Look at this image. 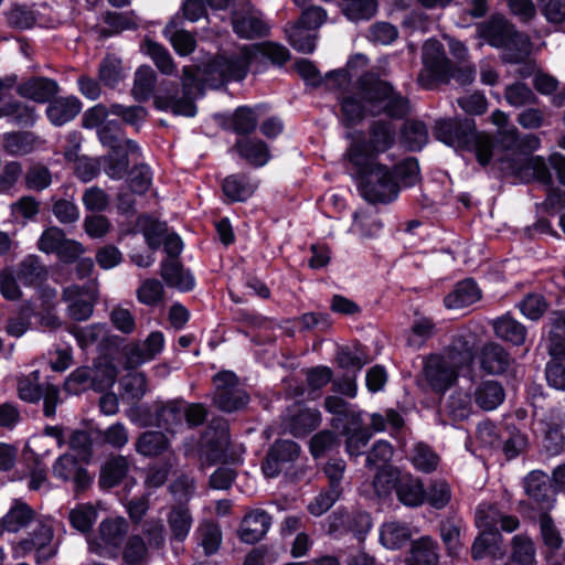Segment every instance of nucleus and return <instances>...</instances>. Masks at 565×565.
I'll use <instances>...</instances> for the list:
<instances>
[{"mask_svg":"<svg viewBox=\"0 0 565 565\" xmlns=\"http://www.w3.org/2000/svg\"><path fill=\"white\" fill-rule=\"evenodd\" d=\"M413 536L412 530L406 522L391 520L382 524L380 530V542L387 550H398Z\"/></svg>","mask_w":565,"mask_h":565,"instance_id":"obj_22","label":"nucleus"},{"mask_svg":"<svg viewBox=\"0 0 565 565\" xmlns=\"http://www.w3.org/2000/svg\"><path fill=\"white\" fill-rule=\"evenodd\" d=\"M491 121L499 128V140L505 148L519 147L518 129L508 125V115L495 110L491 115Z\"/></svg>","mask_w":565,"mask_h":565,"instance_id":"obj_61","label":"nucleus"},{"mask_svg":"<svg viewBox=\"0 0 565 565\" xmlns=\"http://www.w3.org/2000/svg\"><path fill=\"white\" fill-rule=\"evenodd\" d=\"M129 152V149L118 150V153L110 151L107 156L100 158V167H103L104 172L111 179H122L128 170Z\"/></svg>","mask_w":565,"mask_h":565,"instance_id":"obj_48","label":"nucleus"},{"mask_svg":"<svg viewBox=\"0 0 565 565\" xmlns=\"http://www.w3.org/2000/svg\"><path fill=\"white\" fill-rule=\"evenodd\" d=\"M183 413L184 406L181 403L170 402L158 411V425L170 431H175L179 426L183 425Z\"/></svg>","mask_w":565,"mask_h":565,"instance_id":"obj_54","label":"nucleus"},{"mask_svg":"<svg viewBox=\"0 0 565 565\" xmlns=\"http://www.w3.org/2000/svg\"><path fill=\"white\" fill-rule=\"evenodd\" d=\"M398 500L406 507H418L425 501L426 493L422 481L409 475L399 478L396 484Z\"/></svg>","mask_w":565,"mask_h":565,"instance_id":"obj_26","label":"nucleus"},{"mask_svg":"<svg viewBox=\"0 0 565 565\" xmlns=\"http://www.w3.org/2000/svg\"><path fill=\"white\" fill-rule=\"evenodd\" d=\"M423 70L418 75L420 85L429 88L437 79L446 78L451 71V63L444 46L437 40L425 42L422 52Z\"/></svg>","mask_w":565,"mask_h":565,"instance_id":"obj_9","label":"nucleus"},{"mask_svg":"<svg viewBox=\"0 0 565 565\" xmlns=\"http://www.w3.org/2000/svg\"><path fill=\"white\" fill-rule=\"evenodd\" d=\"M371 429L375 433L390 430L396 431L404 425L402 416L393 408L385 409L383 413H373L370 416Z\"/></svg>","mask_w":565,"mask_h":565,"instance_id":"obj_59","label":"nucleus"},{"mask_svg":"<svg viewBox=\"0 0 565 565\" xmlns=\"http://www.w3.org/2000/svg\"><path fill=\"white\" fill-rule=\"evenodd\" d=\"M352 231L362 236L371 237L376 235L382 224L379 221L373 207L361 209L354 213Z\"/></svg>","mask_w":565,"mask_h":565,"instance_id":"obj_47","label":"nucleus"},{"mask_svg":"<svg viewBox=\"0 0 565 565\" xmlns=\"http://www.w3.org/2000/svg\"><path fill=\"white\" fill-rule=\"evenodd\" d=\"M82 104L74 96L54 99L47 107L46 114L50 121L55 126H62L74 119L81 111Z\"/></svg>","mask_w":565,"mask_h":565,"instance_id":"obj_25","label":"nucleus"},{"mask_svg":"<svg viewBox=\"0 0 565 565\" xmlns=\"http://www.w3.org/2000/svg\"><path fill=\"white\" fill-rule=\"evenodd\" d=\"M98 77L104 85L115 87L126 77L121 60L115 55H107L99 65Z\"/></svg>","mask_w":565,"mask_h":565,"instance_id":"obj_46","label":"nucleus"},{"mask_svg":"<svg viewBox=\"0 0 565 565\" xmlns=\"http://www.w3.org/2000/svg\"><path fill=\"white\" fill-rule=\"evenodd\" d=\"M343 11L352 21L371 19L377 11L375 0H343Z\"/></svg>","mask_w":565,"mask_h":565,"instance_id":"obj_62","label":"nucleus"},{"mask_svg":"<svg viewBox=\"0 0 565 565\" xmlns=\"http://www.w3.org/2000/svg\"><path fill=\"white\" fill-rule=\"evenodd\" d=\"M475 402L483 411H493L505 397L502 385L497 381H483L475 390Z\"/></svg>","mask_w":565,"mask_h":565,"instance_id":"obj_28","label":"nucleus"},{"mask_svg":"<svg viewBox=\"0 0 565 565\" xmlns=\"http://www.w3.org/2000/svg\"><path fill=\"white\" fill-rule=\"evenodd\" d=\"M475 124L467 119L459 122L455 119H440L435 125V136L441 142L452 147L462 148L471 141Z\"/></svg>","mask_w":565,"mask_h":565,"instance_id":"obj_12","label":"nucleus"},{"mask_svg":"<svg viewBox=\"0 0 565 565\" xmlns=\"http://www.w3.org/2000/svg\"><path fill=\"white\" fill-rule=\"evenodd\" d=\"M9 117L13 122L21 126H30L35 121V110L20 102H8L0 109V118Z\"/></svg>","mask_w":565,"mask_h":565,"instance_id":"obj_55","label":"nucleus"},{"mask_svg":"<svg viewBox=\"0 0 565 565\" xmlns=\"http://www.w3.org/2000/svg\"><path fill=\"white\" fill-rule=\"evenodd\" d=\"M341 110L342 121L349 126L358 124L365 115L386 114L401 118L409 111V104L387 82L365 75L360 79L359 93L342 100Z\"/></svg>","mask_w":565,"mask_h":565,"instance_id":"obj_1","label":"nucleus"},{"mask_svg":"<svg viewBox=\"0 0 565 565\" xmlns=\"http://www.w3.org/2000/svg\"><path fill=\"white\" fill-rule=\"evenodd\" d=\"M440 537L450 557H458L462 551L460 540V525L454 522H445L440 525Z\"/></svg>","mask_w":565,"mask_h":565,"instance_id":"obj_64","label":"nucleus"},{"mask_svg":"<svg viewBox=\"0 0 565 565\" xmlns=\"http://www.w3.org/2000/svg\"><path fill=\"white\" fill-rule=\"evenodd\" d=\"M58 92V85L55 81L47 77H33L17 87V93L26 99L35 103H45Z\"/></svg>","mask_w":565,"mask_h":565,"instance_id":"obj_18","label":"nucleus"},{"mask_svg":"<svg viewBox=\"0 0 565 565\" xmlns=\"http://www.w3.org/2000/svg\"><path fill=\"white\" fill-rule=\"evenodd\" d=\"M512 561L516 565H536L535 547L525 535H515L512 540Z\"/></svg>","mask_w":565,"mask_h":565,"instance_id":"obj_56","label":"nucleus"},{"mask_svg":"<svg viewBox=\"0 0 565 565\" xmlns=\"http://www.w3.org/2000/svg\"><path fill=\"white\" fill-rule=\"evenodd\" d=\"M98 138L100 142L114 151V153H118V150L129 149L131 153H136L139 151L138 145L130 140L124 139L118 134V127L114 122H108L98 130Z\"/></svg>","mask_w":565,"mask_h":565,"instance_id":"obj_37","label":"nucleus"},{"mask_svg":"<svg viewBox=\"0 0 565 565\" xmlns=\"http://www.w3.org/2000/svg\"><path fill=\"white\" fill-rule=\"evenodd\" d=\"M162 32L179 55L186 56L195 50L194 36L185 30H178L174 22L167 24Z\"/></svg>","mask_w":565,"mask_h":565,"instance_id":"obj_38","label":"nucleus"},{"mask_svg":"<svg viewBox=\"0 0 565 565\" xmlns=\"http://www.w3.org/2000/svg\"><path fill=\"white\" fill-rule=\"evenodd\" d=\"M321 423V414L318 409L308 408L301 404H295L288 411L284 419L285 430L295 437H302L315 430Z\"/></svg>","mask_w":565,"mask_h":565,"instance_id":"obj_14","label":"nucleus"},{"mask_svg":"<svg viewBox=\"0 0 565 565\" xmlns=\"http://www.w3.org/2000/svg\"><path fill=\"white\" fill-rule=\"evenodd\" d=\"M47 270L40 263L36 256L30 255L20 263L18 268V278L25 286H35L46 279Z\"/></svg>","mask_w":565,"mask_h":565,"instance_id":"obj_41","label":"nucleus"},{"mask_svg":"<svg viewBox=\"0 0 565 565\" xmlns=\"http://www.w3.org/2000/svg\"><path fill=\"white\" fill-rule=\"evenodd\" d=\"M182 92L183 96L159 94L154 97V105L160 110H170L177 116L193 117L196 114V107L193 98L201 94V84L198 78V68L191 65L182 68Z\"/></svg>","mask_w":565,"mask_h":565,"instance_id":"obj_7","label":"nucleus"},{"mask_svg":"<svg viewBox=\"0 0 565 565\" xmlns=\"http://www.w3.org/2000/svg\"><path fill=\"white\" fill-rule=\"evenodd\" d=\"M480 297L477 284L471 279H466L458 282L444 301L449 309H460L477 302Z\"/></svg>","mask_w":565,"mask_h":565,"instance_id":"obj_27","label":"nucleus"},{"mask_svg":"<svg viewBox=\"0 0 565 565\" xmlns=\"http://www.w3.org/2000/svg\"><path fill=\"white\" fill-rule=\"evenodd\" d=\"M164 287L156 278L141 280L136 290L138 301L145 306H157L163 300Z\"/></svg>","mask_w":565,"mask_h":565,"instance_id":"obj_53","label":"nucleus"},{"mask_svg":"<svg viewBox=\"0 0 565 565\" xmlns=\"http://www.w3.org/2000/svg\"><path fill=\"white\" fill-rule=\"evenodd\" d=\"M160 275L169 287L182 291L194 287V277L185 270L178 259L168 258L161 264Z\"/></svg>","mask_w":565,"mask_h":565,"instance_id":"obj_24","label":"nucleus"},{"mask_svg":"<svg viewBox=\"0 0 565 565\" xmlns=\"http://www.w3.org/2000/svg\"><path fill=\"white\" fill-rule=\"evenodd\" d=\"M19 397L28 403H36L42 397L43 388L40 385V372L33 371L28 375H21L17 380Z\"/></svg>","mask_w":565,"mask_h":565,"instance_id":"obj_49","label":"nucleus"},{"mask_svg":"<svg viewBox=\"0 0 565 565\" xmlns=\"http://www.w3.org/2000/svg\"><path fill=\"white\" fill-rule=\"evenodd\" d=\"M494 334L503 341L514 345H522L525 342V327L510 316L500 317L492 322Z\"/></svg>","mask_w":565,"mask_h":565,"instance_id":"obj_31","label":"nucleus"},{"mask_svg":"<svg viewBox=\"0 0 565 565\" xmlns=\"http://www.w3.org/2000/svg\"><path fill=\"white\" fill-rule=\"evenodd\" d=\"M167 522L171 532V537L175 541H184L192 527L193 518L188 507L173 505L167 514Z\"/></svg>","mask_w":565,"mask_h":565,"instance_id":"obj_30","label":"nucleus"},{"mask_svg":"<svg viewBox=\"0 0 565 565\" xmlns=\"http://www.w3.org/2000/svg\"><path fill=\"white\" fill-rule=\"evenodd\" d=\"M501 535L498 531H483L475 539L471 546V557L476 561L483 558L488 554H495L499 550L498 543Z\"/></svg>","mask_w":565,"mask_h":565,"instance_id":"obj_52","label":"nucleus"},{"mask_svg":"<svg viewBox=\"0 0 565 565\" xmlns=\"http://www.w3.org/2000/svg\"><path fill=\"white\" fill-rule=\"evenodd\" d=\"M68 520L75 530L87 533L97 520V511L92 504H77L68 512Z\"/></svg>","mask_w":565,"mask_h":565,"instance_id":"obj_51","label":"nucleus"},{"mask_svg":"<svg viewBox=\"0 0 565 565\" xmlns=\"http://www.w3.org/2000/svg\"><path fill=\"white\" fill-rule=\"evenodd\" d=\"M439 546L430 536H422L411 545L406 565H438Z\"/></svg>","mask_w":565,"mask_h":565,"instance_id":"obj_20","label":"nucleus"},{"mask_svg":"<svg viewBox=\"0 0 565 565\" xmlns=\"http://www.w3.org/2000/svg\"><path fill=\"white\" fill-rule=\"evenodd\" d=\"M157 83L156 72L148 65L137 68L134 76L131 94L138 102H146L152 95Z\"/></svg>","mask_w":565,"mask_h":565,"instance_id":"obj_34","label":"nucleus"},{"mask_svg":"<svg viewBox=\"0 0 565 565\" xmlns=\"http://www.w3.org/2000/svg\"><path fill=\"white\" fill-rule=\"evenodd\" d=\"M271 525L270 515L260 509L248 512L241 522L238 537L247 544L260 541Z\"/></svg>","mask_w":565,"mask_h":565,"instance_id":"obj_16","label":"nucleus"},{"mask_svg":"<svg viewBox=\"0 0 565 565\" xmlns=\"http://www.w3.org/2000/svg\"><path fill=\"white\" fill-rule=\"evenodd\" d=\"M258 50L256 47L244 46L237 54L231 56L216 57L206 68L204 82L213 87L225 81H241L247 72L249 65L257 58Z\"/></svg>","mask_w":565,"mask_h":565,"instance_id":"obj_6","label":"nucleus"},{"mask_svg":"<svg viewBox=\"0 0 565 565\" xmlns=\"http://www.w3.org/2000/svg\"><path fill=\"white\" fill-rule=\"evenodd\" d=\"M395 129L391 122L376 121L372 125L370 141H356L353 145H363L364 151L374 157L375 153L384 152L394 142Z\"/></svg>","mask_w":565,"mask_h":565,"instance_id":"obj_21","label":"nucleus"},{"mask_svg":"<svg viewBox=\"0 0 565 565\" xmlns=\"http://www.w3.org/2000/svg\"><path fill=\"white\" fill-rule=\"evenodd\" d=\"M238 153L254 166L262 167L269 160V150L265 142L253 139H242L236 142Z\"/></svg>","mask_w":565,"mask_h":565,"instance_id":"obj_42","label":"nucleus"},{"mask_svg":"<svg viewBox=\"0 0 565 565\" xmlns=\"http://www.w3.org/2000/svg\"><path fill=\"white\" fill-rule=\"evenodd\" d=\"M163 335L161 332H151L141 345L131 348L128 353V364L130 366L140 365L152 360L163 348Z\"/></svg>","mask_w":565,"mask_h":565,"instance_id":"obj_29","label":"nucleus"},{"mask_svg":"<svg viewBox=\"0 0 565 565\" xmlns=\"http://www.w3.org/2000/svg\"><path fill=\"white\" fill-rule=\"evenodd\" d=\"M477 31L489 45L504 50L502 58L505 62H522L530 53L529 38L516 32L514 26L500 14L492 15L480 23Z\"/></svg>","mask_w":565,"mask_h":565,"instance_id":"obj_5","label":"nucleus"},{"mask_svg":"<svg viewBox=\"0 0 565 565\" xmlns=\"http://www.w3.org/2000/svg\"><path fill=\"white\" fill-rule=\"evenodd\" d=\"M137 227L143 234L149 248L152 250L158 249L167 232L166 224L148 215H141L138 217Z\"/></svg>","mask_w":565,"mask_h":565,"instance_id":"obj_44","label":"nucleus"},{"mask_svg":"<svg viewBox=\"0 0 565 565\" xmlns=\"http://www.w3.org/2000/svg\"><path fill=\"white\" fill-rule=\"evenodd\" d=\"M32 519V510L26 504L20 503L8 511L1 520V524L4 531L15 533L25 527Z\"/></svg>","mask_w":565,"mask_h":565,"instance_id":"obj_50","label":"nucleus"},{"mask_svg":"<svg viewBox=\"0 0 565 565\" xmlns=\"http://www.w3.org/2000/svg\"><path fill=\"white\" fill-rule=\"evenodd\" d=\"M53 527L47 521H39L30 537L19 543V548L25 554L35 551L38 561H46L56 554L52 545Z\"/></svg>","mask_w":565,"mask_h":565,"instance_id":"obj_13","label":"nucleus"},{"mask_svg":"<svg viewBox=\"0 0 565 565\" xmlns=\"http://www.w3.org/2000/svg\"><path fill=\"white\" fill-rule=\"evenodd\" d=\"M198 540L206 555L217 552L222 543V532L216 523L204 521L196 529Z\"/></svg>","mask_w":565,"mask_h":565,"instance_id":"obj_45","label":"nucleus"},{"mask_svg":"<svg viewBox=\"0 0 565 565\" xmlns=\"http://www.w3.org/2000/svg\"><path fill=\"white\" fill-rule=\"evenodd\" d=\"M128 471V461L122 456L108 459L100 469L99 486L110 489L117 486Z\"/></svg>","mask_w":565,"mask_h":565,"instance_id":"obj_35","label":"nucleus"},{"mask_svg":"<svg viewBox=\"0 0 565 565\" xmlns=\"http://www.w3.org/2000/svg\"><path fill=\"white\" fill-rule=\"evenodd\" d=\"M401 138L404 145L413 151L420 150L428 141L426 126L417 120L404 122L401 130Z\"/></svg>","mask_w":565,"mask_h":565,"instance_id":"obj_43","label":"nucleus"},{"mask_svg":"<svg viewBox=\"0 0 565 565\" xmlns=\"http://www.w3.org/2000/svg\"><path fill=\"white\" fill-rule=\"evenodd\" d=\"M98 298V285L90 280L84 286L71 285L64 288L62 299L67 303L68 316L76 321L90 318Z\"/></svg>","mask_w":565,"mask_h":565,"instance_id":"obj_10","label":"nucleus"},{"mask_svg":"<svg viewBox=\"0 0 565 565\" xmlns=\"http://www.w3.org/2000/svg\"><path fill=\"white\" fill-rule=\"evenodd\" d=\"M414 467L422 472H431L436 470L439 463V457L427 445L416 444L409 455Z\"/></svg>","mask_w":565,"mask_h":565,"instance_id":"obj_57","label":"nucleus"},{"mask_svg":"<svg viewBox=\"0 0 565 565\" xmlns=\"http://www.w3.org/2000/svg\"><path fill=\"white\" fill-rule=\"evenodd\" d=\"M223 192L232 201H245L256 190L257 184L245 175H230L223 182Z\"/></svg>","mask_w":565,"mask_h":565,"instance_id":"obj_39","label":"nucleus"},{"mask_svg":"<svg viewBox=\"0 0 565 565\" xmlns=\"http://www.w3.org/2000/svg\"><path fill=\"white\" fill-rule=\"evenodd\" d=\"M510 168L522 182L537 180L550 184L552 181L548 168L541 157H520Z\"/></svg>","mask_w":565,"mask_h":565,"instance_id":"obj_17","label":"nucleus"},{"mask_svg":"<svg viewBox=\"0 0 565 565\" xmlns=\"http://www.w3.org/2000/svg\"><path fill=\"white\" fill-rule=\"evenodd\" d=\"M525 490L537 503L543 508H550L553 503V498L550 491L548 476L542 471H532L525 478Z\"/></svg>","mask_w":565,"mask_h":565,"instance_id":"obj_32","label":"nucleus"},{"mask_svg":"<svg viewBox=\"0 0 565 565\" xmlns=\"http://www.w3.org/2000/svg\"><path fill=\"white\" fill-rule=\"evenodd\" d=\"M363 145H352L350 161L359 169L363 196L373 203H386L396 198L397 182L387 167L375 162L374 157L364 151Z\"/></svg>","mask_w":565,"mask_h":565,"instance_id":"obj_2","label":"nucleus"},{"mask_svg":"<svg viewBox=\"0 0 565 565\" xmlns=\"http://www.w3.org/2000/svg\"><path fill=\"white\" fill-rule=\"evenodd\" d=\"M93 372L88 366L75 369L65 380L64 390L70 394H81L86 390H93Z\"/></svg>","mask_w":565,"mask_h":565,"instance_id":"obj_58","label":"nucleus"},{"mask_svg":"<svg viewBox=\"0 0 565 565\" xmlns=\"http://www.w3.org/2000/svg\"><path fill=\"white\" fill-rule=\"evenodd\" d=\"M141 51L152 60L160 73L164 75H173L175 73L177 65L171 54L163 45L150 39H146L141 44Z\"/></svg>","mask_w":565,"mask_h":565,"instance_id":"obj_33","label":"nucleus"},{"mask_svg":"<svg viewBox=\"0 0 565 565\" xmlns=\"http://www.w3.org/2000/svg\"><path fill=\"white\" fill-rule=\"evenodd\" d=\"M446 412L454 420L468 418L472 412L470 395L461 391L451 394L446 404Z\"/></svg>","mask_w":565,"mask_h":565,"instance_id":"obj_60","label":"nucleus"},{"mask_svg":"<svg viewBox=\"0 0 565 565\" xmlns=\"http://www.w3.org/2000/svg\"><path fill=\"white\" fill-rule=\"evenodd\" d=\"M452 348L441 355H430L424 363L422 382L434 393L444 394L458 379V372L472 361L470 348Z\"/></svg>","mask_w":565,"mask_h":565,"instance_id":"obj_4","label":"nucleus"},{"mask_svg":"<svg viewBox=\"0 0 565 565\" xmlns=\"http://www.w3.org/2000/svg\"><path fill=\"white\" fill-rule=\"evenodd\" d=\"M480 365L490 374L503 373L510 365L508 352L498 343L489 342L480 351Z\"/></svg>","mask_w":565,"mask_h":565,"instance_id":"obj_23","label":"nucleus"},{"mask_svg":"<svg viewBox=\"0 0 565 565\" xmlns=\"http://www.w3.org/2000/svg\"><path fill=\"white\" fill-rule=\"evenodd\" d=\"M234 32L243 39H254L267 33L263 19L252 10L235 11L232 17Z\"/></svg>","mask_w":565,"mask_h":565,"instance_id":"obj_19","label":"nucleus"},{"mask_svg":"<svg viewBox=\"0 0 565 565\" xmlns=\"http://www.w3.org/2000/svg\"><path fill=\"white\" fill-rule=\"evenodd\" d=\"M93 390L105 391L110 388L118 376L117 367L106 358L98 359L93 367Z\"/></svg>","mask_w":565,"mask_h":565,"instance_id":"obj_40","label":"nucleus"},{"mask_svg":"<svg viewBox=\"0 0 565 565\" xmlns=\"http://www.w3.org/2000/svg\"><path fill=\"white\" fill-rule=\"evenodd\" d=\"M214 404L224 412H234L248 403V395L238 387V379L231 371L214 375Z\"/></svg>","mask_w":565,"mask_h":565,"instance_id":"obj_11","label":"nucleus"},{"mask_svg":"<svg viewBox=\"0 0 565 565\" xmlns=\"http://www.w3.org/2000/svg\"><path fill=\"white\" fill-rule=\"evenodd\" d=\"M128 530L129 524L121 516L103 520L97 534L87 541L89 552L105 558H115L121 548Z\"/></svg>","mask_w":565,"mask_h":565,"instance_id":"obj_8","label":"nucleus"},{"mask_svg":"<svg viewBox=\"0 0 565 565\" xmlns=\"http://www.w3.org/2000/svg\"><path fill=\"white\" fill-rule=\"evenodd\" d=\"M502 512L494 504H480L476 510L475 522L479 530L498 531Z\"/></svg>","mask_w":565,"mask_h":565,"instance_id":"obj_63","label":"nucleus"},{"mask_svg":"<svg viewBox=\"0 0 565 565\" xmlns=\"http://www.w3.org/2000/svg\"><path fill=\"white\" fill-rule=\"evenodd\" d=\"M324 409L333 415L332 425L347 437V452L350 456L361 455L372 437V433L363 427L362 412L334 395L326 397Z\"/></svg>","mask_w":565,"mask_h":565,"instance_id":"obj_3","label":"nucleus"},{"mask_svg":"<svg viewBox=\"0 0 565 565\" xmlns=\"http://www.w3.org/2000/svg\"><path fill=\"white\" fill-rule=\"evenodd\" d=\"M53 476L62 481L72 480L75 491H84L92 483V478L86 469L78 465L75 457L68 454L60 456L52 467Z\"/></svg>","mask_w":565,"mask_h":565,"instance_id":"obj_15","label":"nucleus"},{"mask_svg":"<svg viewBox=\"0 0 565 565\" xmlns=\"http://www.w3.org/2000/svg\"><path fill=\"white\" fill-rule=\"evenodd\" d=\"M135 448L145 457H157L169 448V441L161 431H146L138 437Z\"/></svg>","mask_w":565,"mask_h":565,"instance_id":"obj_36","label":"nucleus"}]
</instances>
